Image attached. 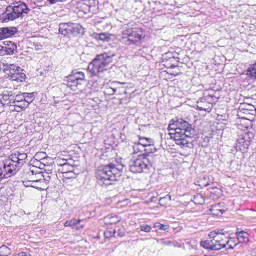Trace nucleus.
I'll list each match as a JSON object with an SVG mask.
<instances>
[{
	"label": "nucleus",
	"mask_w": 256,
	"mask_h": 256,
	"mask_svg": "<svg viewBox=\"0 0 256 256\" xmlns=\"http://www.w3.org/2000/svg\"><path fill=\"white\" fill-rule=\"evenodd\" d=\"M248 72L251 78L256 79V62L248 68Z\"/></svg>",
	"instance_id": "obj_42"
},
{
	"label": "nucleus",
	"mask_w": 256,
	"mask_h": 256,
	"mask_svg": "<svg viewBox=\"0 0 256 256\" xmlns=\"http://www.w3.org/2000/svg\"><path fill=\"white\" fill-rule=\"evenodd\" d=\"M70 35L76 36L80 34H83L84 28L82 26L79 24H74L70 22Z\"/></svg>",
	"instance_id": "obj_22"
},
{
	"label": "nucleus",
	"mask_w": 256,
	"mask_h": 256,
	"mask_svg": "<svg viewBox=\"0 0 256 256\" xmlns=\"http://www.w3.org/2000/svg\"><path fill=\"white\" fill-rule=\"evenodd\" d=\"M248 125H249V124H247V123L245 124L244 128H248L249 126Z\"/></svg>",
	"instance_id": "obj_57"
},
{
	"label": "nucleus",
	"mask_w": 256,
	"mask_h": 256,
	"mask_svg": "<svg viewBox=\"0 0 256 256\" xmlns=\"http://www.w3.org/2000/svg\"><path fill=\"white\" fill-rule=\"evenodd\" d=\"M27 156V154L26 153L18 152L11 154L9 158L4 161L15 174L25 162L24 160Z\"/></svg>",
	"instance_id": "obj_7"
},
{
	"label": "nucleus",
	"mask_w": 256,
	"mask_h": 256,
	"mask_svg": "<svg viewBox=\"0 0 256 256\" xmlns=\"http://www.w3.org/2000/svg\"><path fill=\"white\" fill-rule=\"evenodd\" d=\"M253 138V134L250 132H244L240 135L236 143V148L237 151L242 152H246Z\"/></svg>",
	"instance_id": "obj_12"
},
{
	"label": "nucleus",
	"mask_w": 256,
	"mask_h": 256,
	"mask_svg": "<svg viewBox=\"0 0 256 256\" xmlns=\"http://www.w3.org/2000/svg\"><path fill=\"white\" fill-rule=\"evenodd\" d=\"M116 88H106L105 93L108 94V95H112L116 92Z\"/></svg>",
	"instance_id": "obj_48"
},
{
	"label": "nucleus",
	"mask_w": 256,
	"mask_h": 256,
	"mask_svg": "<svg viewBox=\"0 0 256 256\" xmlns=\"http://www.w3.org/2000/svg\"><path fill=\"white\" fill-rule=\"evenodd\" d=\"M144 152L140 154V155L144 156H146L149 158V154L154 152L156 150V149L154 145V143L150 144V145H147L146 146H144Z\"/></svg>",
	"instance_id": "obj_27"
},
{
	"label": "nucleus",
	"mask_w": 256,
	"mask_h": 256,
	"mask_svg": "<svg viewBox=\"0 0 256 256\" xmlns=\"http://www.w3.org/2000/svg\"><path fill=\"white\" fill-rule=\"evenodd\" d=\"M56 163L58 166H60L58 169L59 171L62 172L64 170L66 167H70L72 168V164H74V162L72 160H68L66 159H58L56 160Z\"/></svg>",
	"instance_id": "obj_24"
},
{
	"label": "nucleus",
	"mask_w": 256,
	"mask_h": 256,
	"mask_svg": "<svg viewBox=\"0 0 256 256\" xmlns=\"http://www.w3.org/2000/svg\"><path fill=\"white\" fill-rule=\"evenodd\" d=\"M4 72L6 73L10 79L18 82H22L26 79V74L23 72L24 70L14 64L6 65Z\"/></svg>",
	"instance_id": "obj_8"
},
{
	"label": "nucleus",
	"mask_w": 256,
	"mask_h": 256,
	"mask_svg": "<svg viewBox=\"0 0 256 256\" xmlns=\"http://www.w3.org/2000/svg\"><path fill=\"white\" fill-rule=\"evenodd\" d=\"M210 138L208 137V136H206L204 138V142H208L210 141Z\"/></svg>",
	"instance_id": "obj_56"
},
{
	"label": "nucleus",
	"mask_w": 256,
	"mask_h": 256,
	"mask_svg": "<svg viewBox=\"0 0 256 256\" xmlns=\"http://www.w3.org/2000/svg\"><path fill=\"white\" fill-rule=\"evenodd\" d=\"M157 242L162 246H170L171 240L168 238H161L157 240Z\"/></svg>",
	"instance_id": "obj_43"
},
{
	"label": "nucleus",
	"mask_w": 256,
	"mask_h": 256,
	"mask_svg": "<svg viewBox=\"0 0 256 256\" xmlns=\"http://www.w3.org/2000/svg\"><path fill=\"white\" fill-rule=\"evenodd\" d=\"M145 34L140 28H132L128 24L124 25L117 36L118 40L126 46H139L142 44Z\"/></svg>",
	"instance_id": "obj_3"
},
{
	"label": "nucleus",
	"mask_w": 256,
	"mask_h": 256,
	"mask_svg": "<svg viewBox=\"0 0 256 256\" xmlns=\"http://www.w3.org/2000/svg\"><path fill=\"white\" fill-rule=\"evenodd\" d=\"M203 95L198 101V108L199 110H206L210 108L207 105L212 104L216 98L214 96V91L212 90H204Z\"/></svg>",
	"instance_id": "obj_10"
},
{
	"label": "nucleus",
	"mask_w": 256,
	"mask_h": 256,
	"mask_svg": "<svg viewBox=\"0 0 256 256\" xmlns=\"http://www.w3.org/2000/svg\"><path fill=\"white\" fill-rule=\"evenodd\" d=\"M86 82L85 74L82 72L72 71L69 76L64 79V84L73 91L82 88V85Z\"/></svg>",
	"instance_id": "obj_5"
},
{
	"label": "nucleus",
	"mask_w": 256,
	"mask_h": 256,
	"mask_svg": "<svg viewBox=\"0 0 256 256\" xmlns=\"http://www.w3.org/2000/svg\"><path fill=\"white\" fill-rule=\"evenodd\" d=\"M133 150V154H138V152H140V151L138 149V146H136V144L134 143L132 146Z\"/></svg>",
	"instance_id": "obj_50"
},
{
	"label": "nucleus",
	"mask_w": 256,
	"mask_h": 256,
	"mask_svg": "<svg viewBox=\"0 0 256 256\" xmlns=\"http://www.w3.org/2000/svg\"><path fill=\"white\" fill-rule=\"evenodd\" d=\"M178 61V57H174L168 61H164V65L167 68H174L177 66Z\"/></svg>",
	"instance_id": "obj_29"
},
{
	"label": "nucleus",
	"mask_w": 256,
	"mask_h": 256,
	"mask_svg": "<svg viewBox=\"0 0 256 256\" xmlns=\"http://www.w3.org/2000/svg\"><path fill=\"white\" fill-rule=\"evenodd\" d=\"M236 235L238 243H246L249 241V234L243 230L236 232Z\"/></svg>",
	"instance_id": "obj_23"
},
{
	"label": "nucleus",
	"mask_w": 256,
	"mask_h": 256,
	"mask_svg": "<svg viewBox=\"0 0 256 256\" xmlns=\"http://www.w3.org/2000/svg\"><path fill=\"white\" fill-rule=\"evenodd\" d=\"M112 35L106 32L96 34L95 38L98 40H101L104 42H108L110 40Z\"/></svg>",
	"instance_id": "obj_32"
},
{
	"label": "nucleus",
	"mask_w": 256,
	"mask_h": 256,
	"mask_svg": "<svg viewBox=\"0 0 256 256\" xmlns=\"http://www.w3.org/2000/svg\"><path fill=\"white\" fill-rule=\"evenodd\" d=\"M138 142H140V144L142 145L144 147L147 145H150V144L154 143V141L152 139L146 137H140L139 138Z\"/></svg>",
	"instance_id": "obj_37"
},
{
	"label": "nucleus",
	"mask_w": 256,
	"mask_h": 256,
	"mask_svg": "<svg viewBox=\"0 0 256 256\" xmlns=\"http://www.w3.org/2000/svg\"><path fill=\"white\" fill-rule=\"evenodd\" d=\"M120 218L116 215H108L104 217V221L106 224H114L119 222Z\"/></svg>",
	"instance_id": "obj_26"
},
{
	"label": "nucleus",
	"mask_w": 256,
	"mask_h": 256,
	"mask_svg": "<svg viewBox=\"0 0 256 256\" xmlns=\"http://www.w3.org/2000/svg\"><path fill=\"white\" fill-rule=\"evenodd\" d=\"M124 165L110 164L104 166L102 169L98 170L96 177L101 185L108 186L118 180L123 172Z\"/></svg>",
	"instance_id": "obj_4"
},
{
	"label": "nucleus",
	"mask_w": 256,
	"mask_h": 256,
	"mask_svg": "<svg viewBox=\"0 0 256 256\" xmlns=\"http://www.w3.org/2000/svg\"><path fill=\"white\" fill-rule=\"evenodd\" d=\"M14 174L6 162L4 160L0 163V182L4 178H7Z\"/></svg>",
	"instance_id": "obj_20"
},
{
	"label": "nucleus",
	"mask_w": 256,
	"mask_h": 256,
	"mask_svg": "<svg viewBox=\"0 0 256 256\" xmlns=\"http://www.w3.org/2000/svg\"><path fill=\"white\" fill-rule=\"evenodd\" d=\"M79 4L81 10L86 14H96L99 9L98 0H81Z\"/></svg>",
	"instance_id": "obj_13"
},
{
	"label": "nucleus",
	"mask_w": 256,
	"mask_h": 256,
	"mask_svg": "<svg viewBox=\"0 0 256 256\" xmlns=\"http://www.w3.org/2000/svg\"><path fill=\"white\" fill-rule=\"evenodd\" d=\"M238 243L236 238L229 237L228 234V238L226 242V248L228 249H233Z\"/></svg>",
	"instance_id": "obj_30"
},
{
	"label": "nucleus",
	"mask_w": 256,
	"mask_h": 256,
	"mask_svg": "<svg viewBox=\"0 0 256 256\" xmlns=\"http://www.w3.org/2000/svg\"><path fill=\"white\" fill-rule=\"evenodd\" d=\"M256 108L254 106L248 103L240 104L238 110V116L242 118L248 120L250 123V119L252 116L255 114Z\"/></svg>",
	"instance_id": "obj_11"
},
{
	"label": "nucleus",
	"mask_w": 256,
	"mask_h": 256,
	"mask_svg": "<svg viewBox=\"0 0 256 256\" xmlns=\"http://www.w3.org/2000/svg\"><path fill=\"white\" fill-rule=\"evenodd\" d=\"M14 93L10 90H4L0 94V104L11 106L14 103Z\"/></svg>",
	"instance_id": "obj_17"
},
{
	"label": "nucleus",
	"mask_w": 256,
	"mask_h": 256,
	"mask_svg": "<svg viewBox=\"0 0 256 256\" xmlns=\"http://www.w3.org/2000/svg\"><path fill=\"white\" fill-rule=\"evenodd\" d=\"M135 144H136V146H138V149L140 151V152H142V154L144 153V147L142 145L140 144V142Z\"/></svg>",
	"instance_id": "obj_51"
},
{
	"label": "nucleus",
	"mask_w": 256,
	"mask_h": 256,
	"mask_svg": "<svg viewBox=\"0 0 256 256\" xmlns=\"http://www.w3.org/2000/svg\"><path fill=\"white\" fill-rule=\"evenodd\" d=\"M210 190V196L213 199H216L219 198L221 195L222 192L221 190L216 187H212L209 188Z\"/></svg>",
	"instance_id": "obj_31"
},
{
	"label": "nucleus",
	"mask_w": 256,
	"mask_h": 256,
	"mask_svg": "<svg viewBox=\"0 0 256 256\" xmlns=\"http://www.w3.org/2000/svg\"><path fill=\"white\" fill-rule=\"evenodd\" d=\"M114 56V54L111 52H105L96 55L88 67V70L91 76L104 77V74L108 72V66L112 62Z\"/></svg>",
	"instance_id": "obj_2"
},
{
	"label": "nucleus",
	"mask_w": 256,
	"mask_h": 256,
	"mask_svg": "<svg viewBox=\"0 0 256 256\" xmlns=\"http://www.w3.org/2000/svg\"><path fill=\"white\" fill-rule=\"evenodd\" d=\"M18 18V16L14 10L12 6L10 5L6 8L4 12L0 16V20L3 22H8L10 20H13Z\"/></svg>",
	"instance_id": "obj_15"
},
{
	"label": "nucleus",
	"mask_w": 256,
	"mask_h": 256,
	"mask_svg": "<svg viewBox=\"0 0 256 256\" xmlns=\"http://www.w3.org/2000/svg\"><path fill=\"white\" fill-rule=\"evenodd\" d=\"M151 230V227L148 224H142L140 226V230L144 232H149Z\"/></svg>",
	"instance_id": "obj_49"
},
{
	"label": "nucleus",
	"mask_w": 256,
	"mask_h": 256,
	"mask_svg": "<svg viewBox=\"0 0 256 256\" xmlns=\"http://www.w3.org/2000/svg\"><path fill=\"white\" fill-rule=\"evenodd\" d=\"M198 184L201 188L206 187L210 185V180L208 176H205L199 178Z\"/></svg>",
	"instance_id": "obj_34"
},
{
	"label": "nucleus",
	"mask_w": 256,
	"mask_h": 256,
	"mask_svg": "<svg viewBox=\"0 0 256 256\" xmlns=\"http://www.w3.org/2000/svg\"><path fill=\"white\" fill-rule=\"evenodd\" d=\"M70 22L60 24L58 31L64 36L70 35Z\"/></svg>",
	"instance_id": "obj_25"
},
{
	"label": "nucleus",
	"mask_w": 256,
	"mask_h": 256,
	"mask_svg": "<svg viewBox=\"0 0 256 256\" xmlns=\"http://www.w3.org/2000/svg\"><path fill=\"white\" fill-rule=\"evenodd\" d=\"M151 166L150 158L142 155L138 154L136 158L131 160L129 162L130 170L133 173L144 172Z\"/></svg>",
	"instance_id": "obj_6"
},
{
	"label": "nucleus",
	"mask_w": 256,
	"mask_h": 256,
	"mask_svg": "<svg viewBox=\"0 0 256 256\" xmlns=\"http://www.w3.org/2000/svg\"><path fill=\"white\" fill-rule=\"evenodd\" d=\"M4 46H1L0 54L11 55L17 52V46L16 43L6 40L4 42Z\"/></svg>",
	"instance_id": "obj_16"
},
{
	"label": "nucleus",
	"mask_w": 256,
	"mask_h": 256,
	"mask_svg": "<svg viewBox=\"0 0 256 256\" xmlns=\"http://www.w3.org/2000/svg\"><path fill=\"white\" fill-rule=\"evenodd\" d=\"M170 246H172L174 247L180 248L182 246V242L180 240H171Z\"/></svg>",
	"instance_id": "obj_47"
},
{
	"label": "nucleus",
	"mask_w": 256,
	"mask_h": 256,
	"mask_svg": "<svg viewBox=\"0 0 256 256\" xmlns=\"http://www.w3.org/2000/svg\"><path fill=\"white\" fill-rule=\"evenodd\" d=\"M165 199H168L169 200H170L171 196L170 194H166L165 196H164L163 198H160L159 202H160L162 200H165Z\"/></svg>",
	"instance_id": "obj_53"
},
{
	"label": "nucleus",
	"mask_w": 256,
	"mask_h": 256,
	"mask_svg": "<svg viewBox=\"0 0 256 256\" xmlns=\"http://www.w3.org/2000/svg\"><path fill=\"white\" fill-rule=\"evenodd\" d=\"M66 0H48V2L50 4H54L57 3L58 2H64Z\"/></svg>",
	"instance_id": "obj_52"
},
{
	"label": "nucleus",
	"mask_w": 256,
	"mask_h": 256,
	"mask_svg": "<svg viewBox=\"0 0 256 256\" xmlns=\"http://www.w3.org/2000/svg\"><path fill=\"white\" fill-rule=\"evenodd\" d=\"M192 200L196 204H202L204 202V198L202 194H197L194 196Z\"/></svg>",
	"instance_id": "obj_35"
},
{
	"label": "nucleus",
	"mask_w": 256,
	"mask_h": 256,
	"mask_svg": "<svg viewBox=\"0 0 256 256\" xmlns=\"http://www.w3.org/2000/svg\"><path fill=\"white\" fill-rule=\"evenodd\" d=\"M210 210L213 215L218 216L222 215L225 212L223 204H216L211 206Z\"/></svg>",
	"instance_id": "obj_21"
},
{
	"label": "nucleus",
	"mask_w": 256,
	"mask_h": 256,
	"mask_svg": "<svg viewBox=\"0 0 256 256\" xmlns=\"http://www.w3.org/2000/svg\"><path fill=\"white\" fill-rule=\"evenodd\" d=\"M80 222L81 220L80 219L76 220V218H72L70 220H66L64 226L65 227L72 226L80 223Z\"/></svg>",
	"instance_id": "obj_39"
},
{
	"label": "nucleus",
	"mask_w": 256,
	"mask_h": 256,
	"mask_svg": "<svg viewBox=\"0 0 256 256\" xmlns=\"http://www.w3.org/2000/svg\"><path fill=\"white\" fill-rule=\"evenodd\" d=\"M154 227L156 229V230H166L168 229L169 226L168 224H162L160 222H156L154 224Z\"/></svg>",
	"instance_id": "obj_41"
},
{
	"label": "nucleus",
	"mask_w": 256,
	"mask_h": 256,
	"mask_svg": "<svg viewBox=\"0 0 256 256\" xmlns=\"http://www.w3.org/2000/svg\"><path fill=\"white\" fill-rule=\"evenodd\" d=\"M62 173V176L64 178L70 179L76 178V174L73 172V164H72V168H70L68 170L61 172Z\"/></svg>",
	"instance_id": "obj_33"
},
{
	"label": "nucleus",
	"mask_w": 256,
	"mask_h": 256,
	"mask_svg": "<svg viewBox=\"0 0 256 256\" xmlns=\"http://www.w3.org/2000/svg\"><path fill=\"white\" fill-rule=\"evenodd\" d=\"M84 227V225H81L80 226V228H83Z\"/></svg>",
	"instance_id": "obj_60"
},
{
	"label": "nucleus",
	"mask_w": 256,
	"mask_h": 256,
	"mask_svg": "<svg viewBox=\"0 0 256 256\" xmlns=\"http://www.w3.org/2000/svg\"><path fill=\"white\" fill-rule=\"evenodd\" d=\"M115 233H116L115 230H106L104 232V235L105 238H110V237L114 236Z\"/></svg>",
	"instance_id": "obj_46"
},
{
	"label": "nucleus",
	"mask_w": 256,
	"mask_h": 256,
	"mask_svg": "<svg viewBox=\"0 0 256 256\" xmlns=\"http://www.w3.org/2000/svg\"><path fill=\"white\" fill-rule=\"evenodd\" d=\"M70 167H66L64 168V171H66V170H68V169H70Z\"/></svg>",
	"instance_id": "obj_58"
},
{
	"label": "nucleus",
	"mask_w": 256,
	"mask_h": 256,
	"mask_svg": "<svg viewBox=\"0 0 256 256\" xmlns=\"http://www.w3.org/2000/svg\"><path fill=\"white\" fill-rule=\"evenodd\" d=\"M24 100V93L21 94L16 95L14 94V102H20Z\"/></svg>",
	"instance_id": "obj_45"
},
{
	"label": "nucleus",
	"mask_w": 256,
	"mask_h": 256,
	"mask_svg": "<svg viewBox=\"0 0 256 256\" xmlns=\"http://www.w3.org/2000/svg\"><path fill=\"white\" fill-rule=\"evenodd\" d=\"M228 238V232L224 231L222 230V236H220L219 244L214 246L216 248L218 247L219 250L226 248V239Z\"/></svg>",
	"instance_id": "obj_28"
},
{
	"label": "nucleus",
	"mask_w": 256,
	"mask_h": 256,
	"mask_svg": "<svg viewBox=\"0 0 256 256\" xmlns=\"http://www.w3.org/2000/svg\"><path fill=\"white\" fill-rule=\"evenodd\" d=\"M175 57L173 54L170 52H168L162 55V62L164 63V61H168L171 59V58H173Z\"/></svg>",
	"instance_id": "obj_44"
},
{
	"label": "nucleus",
	"mask_w": 256,
	"mask_h": 256,
	"mask_svg": "<svg viewBox=\"0 0 256 256\" xmlns=\"http://www.w3.org/2000/svg\"><path fill=\"white\" fill-rule=\"evenodd\" d=\"M24 101L28 104V106L34 100V92H24Z\"/></svg>",
	"instance_id": "obj_36"
},
{
	"label": "nucleus",
	"mask_w": 256,
	"mask_h": 256,
	"mask_svg": "<svg viewBox=\"0 0 256 256\" xmlns=\"http://www.w3.org/2000/svg\"><path fill=\"white\" fill-rule=\"evenodd\" d=\"M18 32V28L14 26L0 28V40L14 36Z\"/></svg>",
	"instance_id": "obj_18"
},
{
	"label": "nucleus",
	"mask_w": 256,
	"mask_h": 256,
	"mask_svg": "<svg viewBox=\"0 0 256 256\" xmlns=\"http://www.w3.org/2000/svg\"><path fill=\"white\" fill-rule=\"evenodd\" d=\"M17 256H30V254L28 252H22L18 253Z\"/></svg>",
	"instance_id": "obj_54"
},
{
	"label": "nucleus",
	"mask_w": 256,
	"mask_h": 256,
	"mask_svg": "<svg viewBox=\"0 0 256 256\" xmlns=\"http://www.w3.org/2000/svg\"><path fill=\"white\" fill-rule=\"evenodd\" d=\"M12 6L18 18L24 17L26 14H28L30 10L27 5L22 2L14 4Z\"/></svg>",
	"instance_id": "obj_19"
},
{
	"label": "nucleus",
	"mask_w": 256,
	"mask_h": 256,
	"mask_svg": "<svg viewBox=\"0 0 256 256\" xmlns=\"http://www.w3.org/2000/svg\"><path fill=\"white\" fill-rule=\"evenodd\" d=\"M12 105L14 107L20 108L22 110H25L28 106V104L24 102V100L14 102Z\"/></svg>",
	"instance_id": "obj_40"
},
{
	"label": "nucleus",
	"mask_w": 256,
	"mask_h": 256,
	"mask_svg": "<svg viewBox=\"0 0 256 256\" xmlns=\"http://www.w3.org/2000/svg\"><path fill=\"white\" fill-rule=\"evenodd\" d=\"M222 236V230H217L210 232L208 234V236L212 238L210 240H202L200 242V245L206 249L209 250H218V247L216 248L214 246L220 243V236Z\"/></svg>",
	"instance_id": "obj_9"
},
{
	"label": "nucleus",
	"mask_w": 256,
	"mask_h": 256,
	"mask_svg": "<svg viewBox=\"0 0 256 256\" xmlns=\"http://www.w3.org/2000/svg\"><path fill=\"white\" fill-rule=\"evenodd\" d=\"M35 169H37V168L32 166L30 169L26 170L23 175V178L26 179L23 181L24 186H28V182H36L40 180L39 178L42 176L41 172H38Z\"/></svg>",
	"instance_id": "obj_14"
},
{
	"label": "nucleus",
	"mask_w": 256,
	"mask_h": 256,
	"mask_svg": "<svg viewBox=\"0 0 256 256\" xmlns=\"http://www.w3.org/2000/svg\"><path fill=\"white\" fill-rule=\"evenodd\" d=\"M11 253V250L7 246L2 245L0 247V255L1 256H8Z\"/></svg>",
	"instance_id": "obj_38"
},
{
	"label": "nucleus",
	"mask_w": 256,
	"mask_h": 256,
	"mask_svg": "<svg viewBox=\"0 0 256 256\" xmlns=\"http://www.w3.org/2000/svg\"><path fill=\"white\" fill-rule=\"evenodd\" d=\"M46 154L44 152H39L36 153V154L35 155L36 158H44L45 157Z\"/></svg>",
	"instance_id": "obj_55"
},
{
	"label": "nucleus",
	"mask_w": 256,
	"mask_h": 256,
	"mask_svg": "<svg viewBox=\"0 0 256 256\" xmlns=\"http://www.w3.org/2000/svg\"><path fill=\"white\" fill-rule=\"evenodd\" d=\"M118 234L119 236H123L124 235V233H122V234L118 233Z\"/></svg>",
	"instance_id": "obj_59"
},
{
	"label": "nucleus",
	"mask_w": 256,
	"mask_h": 256,
	"mask_svg": "<svg viewBox=\"0 0 256 256\" xmlns=\"http://www.w3.org/2000/svg\"><path fill=\"white\" fill-rule=\"evenodd\" d=\"M168 130L170 138L174 140L176 144L182 146L188 147V145L190 142V140L195 133L192 124L182 118L170 124Z\"/></svg>",
	"instance_id": "obj_1"
}]
</instances>
